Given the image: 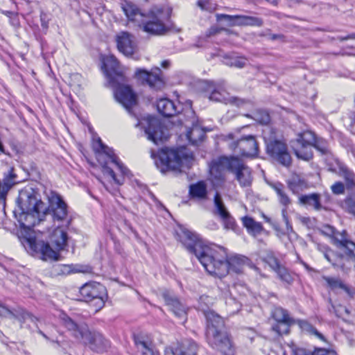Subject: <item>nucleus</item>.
Returning a JSON list of instances; mask_svg holds the SVG:
<instances>
[{"instance_id": "obj_34", "label": "nucleus", "mask_w": 355, "mask_h": 355, "mask_svg": "<svg viewBox=\"0 0 355 355\" xmlns=\"http://www.w3.org/2000/svg\"><path fill=\"white\" fill-rule=\"evenodd\" d=\"M134 340L137 349L142 354L154 345L150 338L143 334L135 335Z\"/></svg>"}, {"instance_id": "obj_53", "label": "nucleus", "mask_w": 355, "mask_h": 355, "mask_svg": "<svg viewBox=\"0 0 355 355\" xmlns=\"http://www.w3.org/2000/svg\"><path fill=\"white\" fill-rule=\"evenodd\" d=\"M22 318L24 320V322H31L35 324L36 327H37V322L39 321V319L34 315H33L31 313L24 311L22 313Z\"/></svg>"}, {"instance_id": "obj_33", "label": "nucleus", "mask_w": 355, "mask_h": 355, "mask_svg": "<svg viewBox=\"0 0 355 355\" xmlns=\"http://www.w3.org/2000/svg\"><path fill=\"white\" fill-rule=\"evenodd\" d=\"M242 223L243 226L246 228L248 232L253 236H257V235L261 234V233L263 231V227L262 224L254 220L252 217H243Z\"/></svg>"}, {"instance_id": "obj_14", "label": "nucleus", "mask_w": 355, "mask_h": 355, "mask_svg": "<svg viewBox=\"0 0 355 355\" xmlns=\"http://www.w3.org/2000/svg\"><path fill=\"white\" fill-rule=\"evenodd\" d=\"M267 153L279 164L288 166L291 163V157L285 142L272 139L266 141Z\"/></svg>"}, {"instance_id": "obj_55", "label": "nucleus", "mask_w": 355, "mask_h": 355, "mask_svg": "<svg viewBox=\"0 0 355 355\" xmlns=\"http://www.w3.org/2000/svg\"><path fill=\"white\" fill-rule=\"evenodd\" d=\"M142 355H159V354L157 350H155V346L153 345Z\"/></svg>"}, {"instance_id": "obj_60", "label": "nucleus", "mask_w": 355, "mask_h": 355, "mask_svg": "<svg viewBox=\"0 0 355 355\" xmlns=\"http://www.w3.org/2000/svg\"><path fill=\"white\" fill-rule=\"evenodd\" d=\"M231 302H233L235 304V308L236 309H239L240 308V304L235 302L234 299H230V302L228 303H230Z\"/></svg>"}, {"instance_id": "obj_26", "label": "nucleus", "mask_w": 355, "mask_h": 355, "mask_svg": "<svg viewBox=\"0 0 355 355\" xmlns=\"http://www.w3.org/2000/svg\"><path fill=\"white\" fill-rule=\"evenodd\" d=\"M198 346L192 340H185L179 343L173 349L171 347H166L164 355H197Z\"/></svg>"}, {"instance_id": "obj_25", "label": "nucleus", "mask_w": 355, "mask_h": 355, "mask_svg": "<svg viewBox=\"0 0 355 355\" xmlns=\"http://www.w3.org/2000/svg\"><path fill=\"white\" fill-rule=\"evenodd\" d=\"M223 159H232V156L219 157L217 160L212 161L209 165L210 178L214 184H220L223 182L224 169L228 170V165L222 161Z\"/></svg>"}, {"instance_id": "obj_12", "label": "nucleus", "mask_w": 355, "mask_h": 355, "mask_svg": "<svg viewBox=\"0 0 355 355\" xmlns=\"http://www.w3.org/2000/svg\"><path fill=\"white\" fill-rule=\"evenodd\" d=\"M135 78L143 85H148L151 89L161 90L165 86V82L162 76V71L158 67L148 71L142 69H137Z\"/></svg>"}, {"instance_id": "obj_48", "label": "nucleus", "mask_w": 355, "mask_h": 355, "mask_svg": "<svg viewBox=\"0 0 355 355\" xmlns=\"http://www.w3.org/2000/svg\"><path fill=\"white\" fill-rule=\"evenodd\" d=\"M238 15H230L226 14H216V17L218 21L223 19L226 20L230 26H236V24H232L237 21Z\"/></svg>"}, {"instance_id": "obj_7", "label": "nucleus", "mask_w": 355, "mask_h": 355, "mask_svg": "<svg viewBox=\"0 0 355 355\" xmlns=\"http://www.w3.org/2000/svg\"><path fill=\"white\" fill-rule=\"evenodd\" d=\"M67 239L66 230L58 226L50 236V241L55 249H53L49 243L35 238L28 239V243L33 252L41 254L43 260L55 261L58 259V252L63 250L67 245Z\"/></svg>"}, {"instance_id": "obj_30", "label": "nucleus", "mask_w": 355, "mask_h": 355, "mask_svg": "<svg viewBox=\"0 0 355 355\" xmlns=\"http://www.w3.org/2000/svg\"><path fill=\"white\" fill-rule=\"evenodd\" d=\"M299 202L301 205L311 207L315 211L326 209L321 204V196L319 193L302 195L299 197Z\"/></svg>"}, {"instance_id": "obj_57", "label": "nucleus", "mask_w": 355, "mask_h": 355, "mask_svg": "<svg viewBox=\"0 0 355 355\" xmlns=\"http://www.w3.org/2000/svg\"><path fill=\"white\" fill-rule=\"evenodd\" d=\"M7 313H10V310L2 304H0V315H5Z\"/></svg>"}, {"instance_id": "obj_17", "label": "nucleus", "mask_w": 355, "mask_h": 355, "mask_svg": "<svg viewBox=\"0 0 355 355\" xmlns=\"http://www.w3.org/2000/svg\"><path fill=\"white\" fill-rule=\"evenodd\" d=\"M208 343L213 347L219 350L225 355H233L234 347L229 334L226 331H219L214 336L206 337Z\"/></svg>"}, {"instance_id": "obj_45", "label": "nucleus", "mask_w": 355, "mask_h": 355, "mask_svg": "<svg viewBox=\"0 0 355 355\" xmlns=\"http://www.w3.org/2000/svg\"><path fill=\"white\" fill-rule=\"evenodd\" d=\"M263 260L275 272L282 266L272 252L268 253Z\"/></svg>"}, {"instance_id": "obj_42", "label": "nucleus", "mask_w": 355, "mask_h": 355, "mask_svg": "<svg viewBox=\"0 0 355 355\" xmlns=\"http://www.w3.org/2000/svg\"><path fill=\"white\" fill-rule=\"evenodd\" d=\"M248 62V60L244 57H228L225 60V64L230 67H234L236 68L244 67Z\"/></svg>"}, {"instance_id": "obj_64", "label": "nucleus", "mask_w": 355, "mask_h": 355, "mask_svg": "<svg viewBox=\"0 0 355 355\" xmlns=\"http://www.w3.org/2000/svg\"><path fill=\"white\" fill-rule=\"evenodd\" d=\"M210 31H211L210 34L216 33L218 32V31L216 29H214V28H211Z\"/></svg>"}, {"instance_id": "obj_4", "label": "nucleus", "mask_w": 355, "mask_h": 355, "mask_svg": "<svg viewBox=\"0 0 355 355\" xmlns=\"http://www.w3.org/2000/svg\"><path fill=\"white\" fill-rule=\"evenodd\" d=\"M93 149L102 166L103 173L110 176L115 184H123L124 177L128 176L130 171L120 162L113 150L105 145L99 137L94 140Z\"/></svg>"}, {"instance_id": "obj_58", "label": "nucleus", "mask_w": 355, "mask_h": 355, "mask_svg": "<svg viewBox=\"0 0 355 355\" xmlns=\"http://www.w3.org/2000/svg\"><path fill=\"white\" fill-rule=\"evenodd\" d=\"M170 65V62L168 60H164L162 62V67L164 68H168Z\"/></svg>"}, {"instance_id": "obj_38", "label": "nucleus", "mask_w": 355, "mask_h": 355, "mask_svg": "<svg viewBox=\"0 0 355 355\" xmlns=\"http://www.w3.org/2000/svg\"><path fill=\"white\" fill-rule=\"evenodd\" d=\"M189 193L193 198L204 199L207 196V187L203 182L190 186Z\"/></svg>"}, {"instance_id": "obj_27", "label": "nucleus", "mask_w": 355, "mask_h": 355, "mask_svg": "<svg viewBox=\"0 0 355 355\" xmlns=\"http://www.w3.org/2000/svg\"><path fill=\"white\" fill-rule=\"evenodd\" d=\"M162 297L166 304L173 312V313L180 318H184L187 315L185 307L182 304L178 299L170 291L163 292Z\"/></svg>"}, {"instance_id": "obj_61", "label": "nucleus", "mask_w": 355, "mask_h": 355, "mask_svg": "<svg viewBox=\"0 0 355 355\" xmlns=\"http://www.w3.org/2000/svg\"><path fill=\"white\" fill-rule=\"evenodd\" d=\"M37 333L40 334V335H42L46 340H49V338L47 337V336L43 331H42L40 329H38Z\"/></svg>"}, {"instance_id": "obj_10", "label": "nucleus", "mask_w": 355, "mask_h": 355, "mask_svg": "<svg viewBox=\"0 0 355 355\" xmlns=\"http://www.w3.org/2000/svg\"><path fill=\"white\" fill-rule=\"evenodd\" d=\"M222 161L228 165V170L235 175L241 187H245L251 184L252 181L251 170L240 159L232 156V159H223Z\"/></svg>"}, {"instance_id": "obj_24", "label": "nucleus", "mask_w": 355, "mask_h": 355, "mask_svg": "<svg viewBox=\"0 0 355 355\" xmlns=\"http://www.w3.org/2000/svg\"><path fill=\"white\" fill-rule=\"evenodd\" d=\"M204 314L207 320L206 337H213L214 334L223 331L225 323L222 317L210 310L205 311Z\"/></svg>"}, {"instance_id": "obj_50", "label": "nucleus", "mask_w": 355, "mask_h": 355, "mask_svg": "<svg viewBox=\"0 0 355 355\" xmlns=\"http://www.w3.org/2000/svg\"><path fill=\"white\" fill-rule=\"evenodd\" d=\"M331 189L332 193L336 195L343 194L345 192V185L341 182H336L331 185Z\"/></svg>"}, {"instance_id": "obj_35", "label": "nucleus", "mask_w": 355, "mask_h": 355, "mask_svg": "<svg viewBox=\"0 0 355 355\" xmlns=\"http://www.w3.org/2000/svg\"><path fill=\"white\" fill-rule=\"evenodd\" d=\"M263 24V21L261 18L247 15H238L237 21H235L232 24H236V26H252L260 27Z\"/></svg>"}, {"instance_id": "obj_3", "label": "nucleus", "mask_w": 355, "mask_h": 355, "mask_svg": "<svg viewBox=\"0 0 355 355\" xmlns=\"http://www.w3.org/2000/svg\"><path fill=\"white\" fill-rule=\"evenodd\" d=\"M121 8L128 20L137 23L144 32L162 35L167 31L165 22L169 17L162 8H153L147 14H144L130 1L122 3Z\"/></svg>"}, {"instance_id": "obj_39", "label": "nucleus", "mask_w": 355, "mask_h": 355, "mask_svg": "<svg viewBox=\"0 0 355 355\" xmlns=\"http://www.w3.org/2000/svg\"><path fill=\"white\" fill-rule=\"evenodd\" d=\"M340 175L344 178L348 189H355V174L352 171L345 166H340Z\"/></svg>"}, {"instance_id": "obj_32", "label": "nucleus", "mask_w": 355, "mask_h": 355, "mask_svg": "<svg viewBox=\"0 0 355 355\" xmlns=\"http://www.w3.org/2000/svg\"><path fill=\"white\" fill-rule=\"evenodd\" d=\"M158 112L164 116H174L178 111L174 103L168 98H161L157 103Z\"/></svg>"}, {"instance_id": "obj_54", "label": "nucleus", "mask_w": 355, "mask_h": 355, "mask_svg": "<svg viewBox=\"0 0 355 355\" xmlns=\"http://www.w3.org/2000/svg\"><path fill=\"white\" fill-rule=\"evenodd\" d=\"M40 17H41V25L43 28L46 30L49 27V25H48V20L46 19V15L42 14Z\"/></svg>"}, {"instance_id": "obj_51", "label": "nucleus", "mask_w": 355, "mask_h": 355, "mask_svg": "<svg viewBox=\"0 0 355 355\" xmlns=\"http://www.w3.org/2000/svg\"><path fill=\"white\" fill-rule=\"evenodd\" d=\"M312 355H337L335 350L325 348H315Z\"/></svg>"}, {"instance_id": "obj_28", "label": "nucleus", "mask_w": 355, "mask_h": 355, "mask_svg": "<svg viewBox=\"0 0 355 355\" xmlns=\"http://www.w3.org/2000/svg\"><path fill=\"white\" fill-rule=\"evenodd\" d=\"M209 98L214 101L222 102L225 104H234L237 106L241 105L243 103L241 99L230 96L226 90L220 85H218L211 92Z\"/></svg>"}, {"instance_id": "obj_9", "label": "nucleus", "mask_w": 355, "mask_h": 355, "mask_svg": "<svg viewBox=\"0 0 355 355\" xmlns=\"http://www.w3.org/2000/svg\"><path fill=\"white\" fill-rule=\"evenodd\" d=\"M80 294L82 300L85 302H95V306L99 309L105 304L107 297L105 286L97 282L85 283L80 288Z\"/></svg>"}, {"instance_id": "obj_40", "label": "nucleus", "mask_w": 355, "mask_h": 355, "mask_svg": "<svg viewBox=\"0 0 355 355\" xmlns=\"http://www.w3.org/2000/svg\"><path fill=\"white\" fill-rule=\"evenodd\" d=\"M297 323L302 331L311 335H314L323 341L326 340L324 336L307 321L300 320H297Z\"/></svg>"}, {"instance_id": "obj_20", "label": "nucleus", "mask_w": 355, "mask_h": 355, "mask_svg": "<svg viewBox=\"0 0 355 355\" xmlns=\"http://www.w3.org/2000/svg\"><path fill=\"white\" fill-rule=\"evenodd\" d=\"M272 318L277 322L272 329L279 335L286 334L289 332V327L294 322L288 311L282 307H276L272 311Z\"/></svg>"}, {"instance_id": "obj_1", "label": "nucleus", "mask_w": 355, "mask_h": 355, "mask_svg": "<svg viewBox=\"0 0 355 355\" xmlns=\"http://www.w3.org/2000/svg\"><path fill=\"white\" fill-rule=\"evenodd\" d=\"M178 236L189 252L195 254L205 270L216 277H223L230 272L241 273L249 262L248 258L239 254L225 259L220 254V249L205 245L189 230H182Z\"/></svg>"}, {"instance_id": "obj_6", "label": "nucleus", "mask_w": 355, "mask_h": 355, "mask_svg": "<svg viewBox=\"0 0 355 355\" xmlns=\"http://www.w3.org/2000/svg\"><path fill=\"white\" fill-rule=\"evenodd\" d=\"M151 157L162 173L169 170L181 171L183 167L190 168L193 161L192 153L184 146L176 149L162 148L157 155L151 151Z\"/></svg>"}, {"instance_id": "obj_22", "label": "nucleus", "mask_w": 355, "mask_h": 355, "mask_svg": "<svg viewBox=\"0 0 355 355\" xmlns=\"http://www.w3.org/2000/svg\"><path fill=\"white\" fill-rule=\"evenodd\" d=\"M117 49L125 56L132 55L137 50L135 37L128 32H121L116 37Z\"/></svg>"}, {"instance_id": "obj_16", "label": "nucleus", "mask_w": 355, "mask_h": 355, "mask_svg": "<svg viewBox=\"0 0 355 355\" xmlns=\"http://www.w3.org/2000/svg\"><path fill=\"white\" fill-rule=\"evenodd\" d=\"M49 200L53 221L62 222L67 227L71 224V218L68 216L67 204L57 194H53Z\"/></svg>"}, {"instance_id": "obj_36", "label": "nucleus", "mask_w": 355, "mask_h": 355, "mask_svg": "<svg viewBox=\"0 0 355 355\" xmlns=\"http://www.w3.org/2000/svg\"><path fill=\"white\" fill-rule=\"evenodd\" d=\"M77 272L80 270L75 269L72 265L66 264H55L51 270V273L55 276H65Z\"/></svg>"}, {"instance_id": "obj_37", "label": "nucleus", "mask_w": 355, "mask_h": 355, "mask_svg": "<svg viewBox=\"0 0 355 355\" xmlns=\"http://www.w3.org/2000/svg\"><path fill=\"white\" fill-rule=\"evenodd\" d=\"M187 137L192 144L196 145L203 140L205 132L199 126L194 125L187 132Z\"/></svg>"}, {"instance_id": "obj_31", "label": "nucleus", "mask_w": 355, "mask_h": 355, "mask_svg": "<svg viewBox=\"0 0 355 355\" xmlns=\"http://www.w3.org/2000/svg\"><path fill=\"white\" fill-rule=\"evenodd\" d=\"M17 182V176L14 172V168H9L7 173L4 175L3 184L0 180V200L4 199L8 189Z\"/></svg>"}, {"instance_id": "obj_8", "label": "nucleus", "mask_w": 355, "mask_h": 355, "mask_svg": "<svg viewBox=\"0 0 355 355\" xmlns=\"http://www.w3.org/2000/svg\"><path fill=\"white\" fill-rule=\"evenodd\" d=\"M18 221L21 227L31 229L39 224L46 214V205L34 195L28 196L27 200L19 207Z\"/></svg>"}, {"instance_id": "obj_43", "label": "nucleus", "mask_w": 355, "mask_h": 355, "mask_svg": "<svg viewBox=\"0 0 355 355\" xmlns=\"http://www.w3.org/2000/svg\"><path fill=\"white\" fill-rule=\"evenodd\" d=\"M288 187L294 193H297L306 187V182L304 180L295 177L288 182Z\"/></svg>"}, {"instance_id": "obj_41", "label": "nucleus", "mask_w": 355, "mask_h": 355, "mask_svg": "<svg viewBox=\"0 0 355 355\" xmlns=\"http://www.w3.org/2000/svg\"><path fill=\"white\" fill-rule=\"evenodd\" d=\"M275 272L282 282L288 284H291L294 281V275L283 266H281Z\"/></svg>"}, {"instance_id": "obj_62", "label": "nucleus", "mask_w": 355, "mask_h": 355, "mask_svg": "<svg viewBox=\"0 0 355 355\" xmlns=\"http://www.w3.org/2000/svg\"><path fill=\"white\" fill-rule=\"evenodd\" d=\"M37 333L40 334V335H42L46 340H49V338L47 337V336L43 331H42L40 329H38Z\"/></svg>"}, {"instance_id": "obj_29", "label": "nucleus", "mask_w": 355, "mask_h": 355, "mask_svg": "<svg viewBox=\"0 0 355 355\" xmlns=\"http://www.w3.org/2000/svg\"><path fill=\"white\" fill-rule=\"evenodd\" d=\"M322 279L326 282L328 287L334 292L342 290L349 297H353L355 294V289L345 284L338 277L323 276Z\"/></svg>"}, {"instance_id": "obj_19", "label": "nucleus", "mask_w": 355, "mask_h": 355, "mask_svg": "<svg viewBox=\"0 0 355 355\" xmlns=\"http://www.w3.org/2000/svg\"><path fill=\"white\" fill-rule=\"evenodd\" d=\"M214 215L218 216L223 223L227 230H234L236 225L235 220L228 211L219 193L216 192L214 199Z\"/></svg>"}, {"instance_id": "obj_11", "label": "nucleus", "mask_w": 355, "mask_h": 355, "mask_svg": "<svg viewBox=\"0 0 355 355\" xmlns=\"http://www.w3.org/2000/svg\"><path fill=\"white\" fill-rule=\"evenodd\" d=\"M316 137L311 131H304L299 133L296 139L297 146L294 148L295 155L304 160H309L313 157L312 148Z\"/></svg>"}, {"instance_id": "obj_63", "label": "nucleus", "mask_w": 355, "mask_h": 355, "mask_svg": "<svg viewBox=\"0 0 355 355\" xmlns=\"http://www.w3.org/2000/svg\"><path fill=\"white\" fill-rule=\"evenodd\" d=\"M37 333L40 334V335H42L46 340H49V338L47 337V336L43 331H42L40 329H38Z\"/></svg>"}, {"instance_id": "obj_52", "label": "nucleus", "mask_w": 355, "mask_h": 355, "mask_svg": "<svg viewBox=\"0 0 355 355\" xmlns=\"http://www.w3.org/2000/svg\"><path fill=\"white\" fill-rule=\"evenodd\" d=\"M336 39L339 41L351 40L352 44L347 46V48L355 49V33L349 34L345 36H338Z\"/></svg>"}, {"instance_id": "obj_44", "label": "nucleus", "mask_w": 355, "mask_h": 355, "mask_svg": "<svg viewBox=\"0 0 355 355\" xmlns=\"http://www.w3.org/2000/svg\"><path fill=\"white\" fill-rule=\"evenodd\" d=\"M331 306L329 308L330 312H334L335 315L338 318H343L345 315H349V310L342 305L335 306L331 303V300H329Z\"/></svg>"}, {"instance_id": "obj_59", "label": "nucleus", "mask_w": 355, "mask_h": 355, "mask_svg": "<svg viewBox=\"0 0 355 355\" xmlns=\"http://www.w3.org/2000/svg\"><path fill=\"white\" fill-rule=\"evenodd\" d=\"M266 1L273 6H277L278 4L279 0H266Z\"/></svg>"}, {"instance_id": "obj_18", "label": "nucleus", "mask_w": 355, "mask_h": 355, "mask_svg": "<svg viewBox=\"0 0 355 355\" xmlns=\"http://www.w3.org/2000/svg\"><path fill=\"white\" fill-rule=\"evenodd\" d=\"M145 133L148 139L152 141L155 144L159 141L166 140L168 135L166 129L162 125L160 121L155 117H148V127L145 129Z\"/></svg>"}, {"instance_id": "obj_13", "label": "nucleus", "mask_w": 355, "mask_h": 355, "mask_svg": "<svg viewBox=\"0 0 355 355\" xmlns=\"http://www.w3.org/2000/svg\"><path fill=\"white\" fill-rule=\"evenodd\" d=\"M321 232L323 234L330 237L333 243L339 248H346L347 254L355 257V243L348 239L346 231L339 232L330 225L322 227Z\"/></svg>"}, {"instance_id": "obj_2", "label": "nucleus", "mask_w": 355, "mask_h": 355, "mask_svg": "<svg viewBox=\"0 0 355 355\" xmlns=\"http://www.w3.org/2000/svg\"><path fill=\"white\" fill-rule=\"evenodd\" d=\"M103 63L116 100L130 113L131 107L137 103V96L130 86L123 84L125 81L123 68L113 55L105 56Z\"/></svg>"}, {"instance_id": "obj_56", "label": "nucleus", "mask_w": 355, "mask_h": 355, "mask_svg": "<svg viewBox=\"0 0 355 355\" xmlns=\"http://www.w3.org/2000/svg\"><path fill=\"white\" fill-rule=\"evenodd\" d=\"M1 12L10 18L17 15V12L14 11L1 10Z\"/></svg>"}, {"instance_id": "obj_5", "label": "nucleus", "mask_w": 355, "mask_h": 355, "mask_svg": "<svg viewBox=\"0 0 355 355\" xmlns=\"http://www.w3.org/2000/svg\"><path fill=\"white\" fill-rule=\"evenodd\" d=\"M62 324L75 338L89 345L91 349L96 352H103L110 347V342L101 334L91 331L86 323L78 322L64 315L61 318Z\"/></svg>"}, {"instance_id": "obj_49", "label": "nucleus", "mask_w": 355, "mask_h": 355, "mask_svg": "<svg viewBox=\"0 0 355 355\" xmlns=\"http://www.w3.org/2000/svg\"><path fill=\"white\" fill-rule=\"evenodd\" d=\"M197 5L202 10L212 12V11H214L216 9L215 5L212 4L209 1H207V0H199L197 2Z\"/></svg>"}, {"instance_id": "obj_15", "label": "nucleus", "mask_w": 355, "mask_h": 355, "mask_svg": "<svg viewBox=\"0 0 355 355\" xmlns=\"http://www.w3.org/2000/svg\"><path fill=\"white\" fill-rule=\"evenodd\" d=\"M229 146L235 153L243 157H254L258 155V144L252 135L232 141Z\"/></svg>"}, {"instance_id": "obj_46", "label": "nucleus", "mask_w": 355, "mask_h": 355, "mask_svg": "<svg viewBox=\"0 0 355 355\" xmlns=\"http://www.w3.org/2000/svg\"><path fill=\"white\" fill-rule=\"evenodd\" d=\"M344 208L348 213L355 216V193L352 194L345 200Z\"/></svg>"}, {"instance_id": "obj_23", "label": "nucleus", "mask_w": 355, "mask_h": 355, "mask_svg": "<svg viewBox=\"0 0 355 355\" xmlns=\"http://www.w3.org/2000/svg\"><path fill=\"white\" fill-rule=\"evenodd\" d=\"M270 186L275 191L281 205L285 207L282 209V214L286 225L287 233L291 232L293 231V228L289 223L286 211V207L291 205V200L286 193L284 186L282 184L279 182L272 183L270 184Z\"/></svg>"}, {"instance_id": "obj_47", "label": "nucleus", "mask_w": 355, "mask_h": 355, "mask_svg": "<svg viewBox=\"0 0 355 355\" xmlns=\"http://www.w3.org/2000/svg\"><path fill=\"white\" fill-rule=\"evenodd\" d=\"M313 147L320 151L322 155H326L329 153L327 144L324 140L316 139V141H315Z\"/></svg>"}, {"instance_id": "obj_21", "label": "nucleus", "mask_w": 355, "mask_h": 355, "mask_svg": "<svg viewBox=\"0 0 355 355\" xmlns=\"http://www.w3.org/2000/svg\"><path fill=\"white\" fill-rule=\"evenodd\" d=\"M345 249L346 256L335 253L331 250H327L324 253V257L334 268H338L343 272H347L352 266V259H355V257L348 255L347 253V250Z\"/></svg>"}]
</instances>
